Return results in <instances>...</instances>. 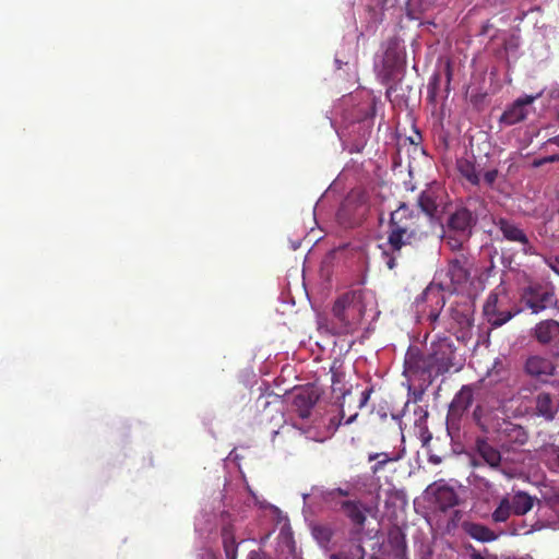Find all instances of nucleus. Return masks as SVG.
Here are the masks:
<instances>
[{"mask_svg": "<svg viewBox=\"0 0 559 559\" xmlns=\"http://www.w3.org/2000/svg\"><path fill=\"white\" fill-rule=\"evenodd\" d=\"M533 335L538 343L550 344L559 336V322L552 319L540 321L536 324Z\"/></svg>", "mask_w": 559, "mask_h": 559, "instance_id": "nucleus-20", "label": "nucleus"}, {"mask_svg": "<svg viewBox=\"0 0 559 559\" xmlns=\"http://www.w3.org/2000/svg\"><path fill=\"white\" fill-rule=\"evenodd\" d=\"M331 371H332V391H333V393L340 392L341 397L343 400H345V397L350 394V390L343 389L341 386L343 383V376L341 373L333 371V368L331 369Z\"/></svg>", "mask_w": 559, "mask_h": 559, "instance_id": "nucleus-31", "label": "nucleus"}, {"mask_svg": "<svg viewBox=\"0 0 559 559\" xmlns=\"http://www.w3.org/2000/svg\"><path fill=\"white\" fill-rule=\"evenodd\" d=\"M473 390L468 385H463L455 394L449 408V416L461 417L464 412L473 404Z\"/></svg>", "mask_w": 559, "mask_h": 559, "instance_id": "nucleus-19", "label": "nucleus"}, {"mask_svg": "<svg viewBox=\"0 0 559 559\" xmlns=\"http://www.w3.org/2000/svg\"><path fill=\"white\" fill-rule=\"evenodd\" d=\"M293 427L299 429L302 433H306L308 431L301 427H298L297 424H293Z\"/></svg>", "mask_w": 559, "mask_h": 559, "instance_id": "nucleus-49", "label": "nucleus"}, {"mask_svg": "<svg viewBox=\"0 0 559 559\" xmlns=\"http://www.w3.org/2000/svg\"><path fill=\"white\" fill-rule=\"evenodd\" d=\"M556 367L554 362L545 357L534 355L526 359L525 371L534 378L554 376Z\"/></svg>", "mask_w": 559, "mask_h": 559, "instance_id": "nucleus-17", "label": "nucleus"}, {"mask_svg": "<svg viewBox=\"0 0 559 559\" xmlns=\"http://www.w3.org/2000/svg\"><path fill=\"white\" fill-rule=\"evenodd\" d=\"M357 416H358L357 412L352 414L350 416H348V418L345 419L344 424L350 425L352 423H354L356 420Z\"/></svg>", "mask_w": 559, "mask_h": 559, "instance_id": "nucleus-46", "label": "nucleus"}, {"mask_svg": "<svg viewBox=\"0 0 559 559\" xmlns=\"http://www.w3.org/2000/svg\"><path fill=\"white\" fill-rule=\"evenodd\" d=\"M471 559H496V557H485L479 551L474 549L471 554Z\"/></svg>", "mask_w": 559, "mask_h": 559, "instance_id": "nucleus-43", "label": "nucleus"}, {"mask_svg": "<svg viewBox=\"0 0 559 559\" xmlns=\"http://www.w3.org/2000/svg\"><path fill=\"white\" fill-rule=\"evenodd\" d=\"M463 528L469 537L477 542L489 543L498 538V535L491 528L480 523L465 522Z\"/></svg>", "mask_w": 559, "mask_h": 559, "instance_id": "nucleus-22", "label": "nucleus"}, {"mask_svg": "<svg viewBox=\"0 0 559 559\" xmlns=\"http://www.w3.org/2000/svg\"><path fill=\"white\" fill-rule=\"evenodd\" d=\"M399 459H400L399 455H392V454L386 453V452L370 453L368 455V461L369 462L376 461V464L371 466L372 474L379 473L380 471H382L384 468V466L389 462H395Z\"/></svg>", "mask_w": 559, "mask_h": 559, "instance_id": "nucleus-28", "label": "nucleus"}, {"mask_svg": "<svg viewBox=\"0 0 559 559\" xmlns=\"http://www.w3.org/2000/svg\"><path fill=\"white\" fill-rule=\"evenodd\" d=\"M340 415H341V418H342V419H344V418H345V411H344V405H343V404H341Z\"/></svg>", "mask_w": 559, "mask_h": 559, "instance_id": "nucleus-48", "label": "nucleus"}, {"mask_svg": "<svg viewBox=\"0 0 559 559\" xmlns=\"http://www.w3.org/2000/svg\"><path fill=\"white\" fill-rule=\"evenodd\" d=\"M472 263L469 258L460 252L455 258L451 259L445 270L447 281H442L440 284L447 288L450 293H455L462 289L471 277Z\"/></svg>", "mask_w": 559, "mask_h": 559, "instance_id": "nucleus-6", "label": "nucleus"}, {"mask_svg": "<svg viewBox=\"0 0 559 559\" xmlns=\"http://www.w3.org/2000/svg\"><path fill=\"white\" fill-rule=\"evenodd\" d=\"M556 162H559V153L558 154H554V155H549V156H545V157H542V158H536V159L533 160L532 166L534 168H538V167L544 166L545 164L556 163Z\"/></svg>", "mask_w": 559, "mask_h": 559, "instance_id": "nucleus-33", "label": "nucleus"}, {"mask_svg": "<svg viewBox=\"0 0 559 559\" xmlns=\"http://www.w3.org/2000/svg\"><path fill=\"white\" fill-rule=\"evenodd\" d=\"M487 31H488V26L486 25L483 27V34H485Z\"/></svg>", "mask_w": 559, "mask_h": 559, "instance_id": "nucleus-52", "label": "nucleus"}, {"mask_svg": "<svg viewBox=\"0 0 559 559\" xmlns=\"http://www.w3.org/2000/svg\"><path fill=\"white\" fill-rule=\"evenodd\" d=\"M445 70H447V88H449V85H450V82L452 79V70H451L450 63L447 64Z\"/></svg>", "mask_w": 559, "mask_h": 559, "instance_id": "nucleus-45", "label": "nucleus"}, {"mask_svg": "<svg viewBox=\"0 0 559 559\" xmlns=\"http://www.w3.org/2000/svg\"><path fill=\"white\" fill-rule=\"evenodd\" d=\"M473 465H474V466H478V465H479V463L477 462V460H476V459H474V460H473Z\"/></svg>", "mask_w": 559, "mask_h": 559, "instance_id": "nucleus-50", "label": "nucleus"}, {"mask_svg": "<svg viewBox=\"0 0 559 559\" xmlns=\"http://www.w3.org/2000/svg\"><path fill=\"white\" fill-rule=\"evenodd\" d=\"M283 432H284V431L275 430V431L273 432V439H272V442L274 443V442H275L276 437H277V436H280V435H281V433H283Z\"/></svg>", "mask_w": 559, "mask_h": 559, "instance_id": "nucleus-47", "label": "nucleus"}, {"mask_svg": "<svg viewBox=\"0 0 559 559\" xmlns=\"http://www.w3.org/2000/svg\"><path fill=\"white\" fill-rule=\"evenodd\" d=\"M522 300L533 313H538L555 306L557 297L551 287L534 284L524 289Z\"/></svg>", "mask_w": 559, "mask_h": 559, "instance_id": "nucleus-9", "label": "nucleus"}, {"mask_svg": "<svg viewBox=\"0 0 559 559\" xmlns=\"http://www.w3.org/2000/svg\"><path fill=\"white\" fill-rule=\"evenodd\" d=\"M456 169L460 175L473 186H479L480 178L476 170L475 163L467 158L456 160Z\"/></svg>", "mask_w": 559, "mask_h": 559, "instance_id": "nucleus-24", "label": "nucleus"}, {"mask_svg": "<svg viewBox=\"0 0 559 559\" xmlns=\"http://www.w3.org/2000/svg\"><path fill=\"white\" fill-rule=\"evenodd\" d=\"M415 413L419 415V418L416 420V425L421 421H425L426 418L428 417V412L423 409L421 407H418V411H416Z\"/></svg>", "mask_w": 559, "mask_h": 559, "instance_id": "nucleus-40", "label": "nucleus"}, {"mask_svg": "<svg viewBox=\"0 0 559 559\" xmlns=\"http://www.w3.org/2000/svg\"><path fill=\"white\" fill-rule=\"evenodd\" d=\"M534 415L546 421H552L559 412V397L545 391L534 396Z\"/></svg>", "mask_w": 559, "mask_h": 559, "instance_id": "nucleus-13", "label": "nucleus"}, {"mask_svg": "<svg viewBox=\"0 0 559 559\" xmlns=\"http://www.w3.org/2000/svg\"><path fill=\"white\" fill-rule=\"evenodd\" d=\"M395 70H396V66L390 67V70H389L388 62H385V64H384V73H383V76H382V80H383L384 84H389V82L392 80V75H393V72Z\"/></svg>", "mask_w": 559, "mask_h": 559, "instance_id": "nucleus-36", "label": "nucleus"}, {"mask_svg": "<svg viewBox=\"0 0 559 559\" xmlns=\"http://www.w3.org/2000/svg\"><path fill=\"white\" fill-rule=\"evenodd\" d=\"M312 535L321 546H326L333 537V530L326 525H316Z\"/></svg>", "mask_w": 559, "mask_h": 559, "instance_id": "nucleus-29", "label": "nucleus"}, {"mask_svg": "<svg viewBox=\"0 0 559 559\" xmlns=\"http://www.w3.org/2000/svg\"><path fill=\"white\" fill-rule=\"evenodd\" d=\"M497 177H498V169L492 168V169L487 170L484 174V181L486 182V185L492 186L495 183V181L497 180Z\"/></svg>", "mask_w": 559, "mask_h": 559, "instance_id": "nucleus-35", "label": "nucleus"}, {"mask_svg": "<svg viewBox=\"0 0 559 559\" xmlns=\"http://www.w3.org/2000/svg\"><path fill=\"white\" fill-rule=\"evenodd\" d=\"M538 96L539 95H526L514 100V103L501 115L500 122L506 126H513L526 119L528 115L527 107L531 106Z\"/></svg>", "mask_w": 559, "mask_h": 559, "instance_id": "nucleus-14", "label": "nucleus"}, {"mask_svg": "<svg viewBox=\"0 0 559 559\" xmlns=\"http://www.w3.org/2000/svg\"><path fill=\"white\" fill-rule=\"evenodd\" d=\"M477 223V216L467 207L456 209L448 218L450 233L471 237L472 229Z\"/></svg>", "mask_w": 559, "mask_h": 559, "instance_id": "nucleus-12", "label": "nucleus"}, {"mask_svg": "<svg viewBox=\"0 0 559 559\" xmlns=\"http://www.w3.org/2000/svg\"><path fill=\"white\" fill-rule=\"evenodd\" d=\"M439 82H440V75L439 74H435L431 82L429 83V92L430 94L432 95V97H435L436 95V91H437V87L439 85Z\"/></svg>", "mask_w": 559, "mask_h": 559, "instance_id": "nucleus-38", "label": "nucleus"}, {"mask_svg": "<svg viewBox=\"0 0 559 559\" xmlns=\"http://www.w3.org/2000/svg\"><path fill=\"white\" fill-rule=\"evenodd\" d=\"M372 389H366L361 392L360 399L358 402V408H362L369 401Z\"/></svg>", "mask_w": 559, "mask_h": 559, "instance_id": "nucleus-37", "label": "nucleus"}, {"mask_svg": "<svg viewBox=\"0 0 559 559\" xmlns=\"http://www.w3.org/2000/svg\"><path fill=\"white\" fill-rule=\"evenodd\" d=\"M349 495V489L333 488L322 492V500L334 510L340 507V501H343L340 498H346Z\"/></svg>", "mask_w": 559, "mask_h": 559, "instance_id": "nucleus-27", "label": "nucleus"}, {"mask_svg": "<svg viewBox=\"0 0 559 559\" xmlns=\"http://www.w3.org/2000/svg\"><path fill=\"white\" fill-rule=\"evenodd\" d=\"M365 548L360 544H350L338 552L332 554L330 559H365Z\"/></svg>", "mask_w": 559, "mask_h": 559, "instance_id": "nucleus-26", "label": "nucleus"}, {"mask_svg": "<svg viewBox=\"0 0 559 559\" xmlns=\"http://www.w3.org/2000/svg\"><path fill=\"white\" fill-rule=\"evenodd\" d=\"M548 144H555L559 146V134L552 138H549L546 142L543 143L542 147L547 146Z\"/></svg>", "mask_w": 559, "mask_h": 559, "instance_id": "nucleus-42", "label": "nucleus"}, {"mask_svg": "<svg viewBox=\"0 0 559 559\" xmlns=\"http://www.w3.org/2000/svg\"><path fill=\"white\" fill-rule=\"evenodd\" d=\"M360 299V292L350 290L335 300L332 308V314L337 320L335 333L347 334L356 328L362 317Z\"/></svg>", "mask_w": 559, "mask_h": 559, "instance_id": "nucleus-2", "label": "nucleus"}, {"mask_svg": "<svg viewBox=\"0 0 559 559\" xmlns=\"http://www.w3.org/2000/svg\"><path fill=\"white\" fill-rule=\"evenodd\" d=\"M248 559H263V556L260 551L251 550L248 555Z\"/></svg>", "mask_w": 559, "mask_h": 559, "instance_id": "nucleus-44", "label": "nucleus"}, {"mask_svg": "<svg viewBox=\"0 0 559 559\" xmlns=\"http://www.w3.org/2000/svg\"><path fill=\"white\" fill-rule=\"evenodd\" d=\"M391 90H392V87L390 86V87L386 90V94H389Z\"/></svg>", "mask_w": 559, "mask_h": 559, "instance_id": "nucleus-53", "label": "nucleus"}, {"mask_svg": "<svg viewBox=\"0 0 559 559\" xmlns=\"http://www.w3.org/2000/svg\"><path fill=\"white\" fill-rule=\"evenodd\" d=\"M429 238L428 230L419 224V215L405 202H401L391 212L386 242L380 246L383 263L389 270L395 269L399 260L404 257L405 248L417 249L425 246Z\"/></svg>", "mask_w": 559, "mask_h": 559, "instance_id": "nucleus-1", "label": "nucleus"}, {"mask_svg": "<svg viewBox=\"0 0 559 559\" xmlns=\"http://www.w3.org/2000/svg\"><path fill=\"white\" fill-rule=\"evenodd\" d=\"M404 372L417 378L428 388L438 377L429 353H421L418 348L411 347L405 356Z\"/></svg>", "mask_w": 559, "mask_h": 559, "instance_id": "nucleus-4", "label": "nucleus"}, {"mask_svg": "<svg viewBox=\"0 0 559 559\" xmlns=\"http://www.w3.org/2000/svg\"><path fill=\"white\" fill-rule=\"evenodd\" d=\"M374 509L359 499H343V501H340V507L334 510L341 511L354 526L362 528L366 524L367 515H372Z\"/></svg>", "mask_w": 559, "mask_h": 559, "instance_id": "nucleus-11", "label": "nucleus"}, {"mask_svg": "<svg viewBox=\"0 0 559 559\" xmlns=\"http://www.w3.org/2000/svg\"><path fill=\"white\" fill-rule=\"evenodd\" d=\"M509 298L503 288L492 290L484 305V314L492 326H501L513 318L515 312L508 309Z\"/></svg>", "mask_w": 559, "mask_h": 559, "instance_id": "nucleus-5", "label": "nucleus"}, {"mask_svg": "<svg viewBox=\"0 0 559 559\" xmlns=\"http://www.w3.org/2000/svg\"><path fill=\"white\" fill-rule=\"evenodd\" d=\"M428 353L439 376L450 371L451 368L460 370L461 365L456 366L455 362V346L450 338L443 337L432 342Z\"/></svg>", "mask_w": 559, "mask_h": 559, "instance_id": "nucleus-7", "label": "nucleus"}, {"mask_svg": "<svg viewBox=\"0 0 559 559\" xmlns=\"http://www.w3.org/2000/svg\"><path fill=\"white\" fill-rule=\"evenodd\" d=\"M546 515L545 507H539L537 509V519L533 523H527L522 519H513L508 527V532L511 535H527L536 531H540L550 526L549 522L544 521V516Z\"/></svg>", "mask_w": 559, "mask_h": 559, "instance_id": "nucleus-15", "label": "nucleus"}, {"mask_svg": "<svg viewBox=\"0 0 559 559\" xmlns=\"http://www.w3.org/2000/svg\"><path fill=\"white\" fill-rule=\"evenodd\" d=\"M545 507H547L551 512H554L557 519H544V521L549 522V524H551L549 527H559V495H555L547 499Z\"/></svg>", "mask_w": 559, "mask_h": 559, "instance_id": "nucleus-30", "label": "nucleus"}, {"mask_svg": "<svg viewBox=\"0 0 559 559\" xmlns=\"http://www.w3.org/2000/svg\"><path fill=\"white\" fill-rule=\"evenodd\" d=\"M439 495H444V496H449V504L450 506H453L454 502L452 501V499L455 498V495H454V491L450 488H441L439 489Z\"/></svg>", "mask_w": 559, "mask_h": 559, "instance_id": "nucleus-39", "label": "nucleus"}, {"mask_svg": "<svg viewBox=\"0 0 559 559\" xmlns=\"http://www.w3.org/2000/svg\"><path fill=\"white\" fill-rule=\"evenodd\" d=\"M481 406L477 405L476 408L474 409L473 412V417H474V420L480 425V417H481Z\"/></svg>", "mask_w": 559, "mask_h": 559, "instance_id": "nucleus-41", "label": "nucleus"}, {"mask_svg": "<svg viewBox=\"0 0 559 559\" xmlns=\"http://www.w3.org/2000/svg\"><path fill=\"white\" fill-rule=\"evenodd\" d=\"M492 223L502 234L504 240L521 245V251L524 254L534 255L537 253L535 247L530 241V238L520 227V224L507 217H495Z\"/></svg>", "mask_w": 559, "mask_h": 559, "instance_id": "nucleus-8", "label": "nucleus"}, {"mask_svg": "<svg viewBox=\"0 0 559 559\" xmlns=\"http://www.w3.org/2000/svg\"><path fill=\"white\" fill-rule=\"evenodd\" d=\"M223 547L227 559H236L238 544L235 536V527L233 524L224 525L222 528Z\"/></svg>", "mask_w": 559, "mask_h": 559, "instance_id": "nucleus-23", "label": "nucleus"}, {"mask_svg": "<svg viewBox=\"0 0 559 559\" xmlns=\"http://www.w3.org/2000/svg\"><path fill=\"white\" fill-rule=\"evenodd\" d=\"M431 461L435 462V463H439L440 462V460L437 459V457H433V459L431 457Z\"/></svg>", "mask_w": 559, "mask_h": 559, "instance_id": "nucleus-51", "label": "nucleus"}, {"mask_svg": "<svg viewBox=\"0 0 559 559\" xmlns=\"http://www.w3.org/2000/svg\"><path fill=\"white\" fill-rule=\"evenodd\" d=\"M319 401V394L313 389H302L295 393L292 406L301 419L311 415V411Z\"/></svg>", "mask_w": 559, "mask_h": 559, "instance_id": "nucleus-16", "label": "nucleus"}, {"mask_svg": "<svg viewBox=\"0 0 559 559\" xmlns=\"http://www.w3.org/2000/svg\"><path fill=\"white\" fill-rule=\"evenodd\" d=\"M418 206L429 217L433 218L438 210L437 197L432 190H424L418 197Z\"/></svg>", "mask_w": 559, "mask_h": 559, "instance_id": "nucleus-25", "label": "nucleus"}, {"mask_svg": "<svg viewBox=\"0 0 559 559\" xmlns=\"http://www.w3.org/2000/svg\"><path fill=\"white\" fill-rule=\"evenodd\" d=\"M475 450L478 456L491 468H497L501 463V453L498 449L491 445L485 438H477L475 442Z\"/></svg>", "mask_w": 559, "mask_h": 559, "instance_id": "nucleus-18", "label": "nucleus"}, {"mask_svg": "<svg viewBox=\"0 0 559 559\" xmlns=\"http://www.w3.org/2000/svg\"><path fill=\"white\" fill-rule=\"evenodd\" d=\"M538 503V508L543 507L542 502L527 493L526 491L519 490L513 495H504L498 506L491 512V521L495 524L507 523L512 515L520 518L528 513Z\"/></svg>", "mask_w": 559, "mask_h": 559, "instance_id": "nucleus-3", "label": "nucleus"}, {"mask_svg": "<svg viewBox=\"0 0 559 559\" xmlns=\"http://www.w3.org/2000/svg\"><path fill=\"white\" fill-rule=\"evenodd\" d=\"M447 290L442 284L431 283L426 287L419 297H417V305L427 304L429 307L428 319L436 322L440 316L441 310L445 305L443 292Z\"/></svg>", "mask_w": 559, "mask_h": 559, "instance_id": "nucleus-10", "label": "nucleus"}, {"mask_svg": "<svg viewBox=\"0 0 559 559\" xmlns=\"http://www.w3.org/2000/svg\"><path fill=\"white\" fill-rule=\"evenodd\" d=\"M549 464L554 468L559 469V445H552L550 449Z\"/></svg>", "mask_w": 559, "mask_h": 559, "instance_id": "nucleus-34", "label": "nucleus"}, {"mask_svg": "<svg viewBox=\"0 0 559 559\" xmlns=\"http://www.w3.org/2000/svg\"><path fill=\"white\" fill-rule=\"evenodd\" d=\"M498 432L500 440L508 443L523 445L527 441V433L524 428L511 421H504Z\"/></svg>", "mask_w": 559, "mask_h": 559, "instance_id": "nucleus-21", "label": "nucleus"}, {"mask_svg": "<svg viewBox=\"0 0 559 559\" xmlns=\"http://www.w3.org/2000/svg\"><path fill=\"white\" fill-rule=\"evenodd\" d=\"M469 237H462V235L450 233L445 236V241L451 250H462L463 243L467 241Z\"/></svg>", "mask_w": 559, "mask_h": 559, "instance_id": "nucleus-32", "label": "nucleus"}]
</instances>
